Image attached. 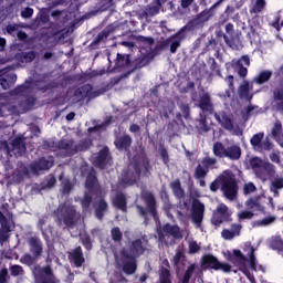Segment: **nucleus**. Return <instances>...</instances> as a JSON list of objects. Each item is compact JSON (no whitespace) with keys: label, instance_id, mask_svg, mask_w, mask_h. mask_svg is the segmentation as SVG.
<instances>
[{"label":"nucleus","instance_id":"680f3d73","mask_svg":"<svg viewBox=\"0 0 283 283\" xmlns=\"http://www.w3.org/2000/svg\"><path fill=\"white\" fill-rule=\"evenodd\" d=\"M21 107H23V112H28V109L34 107V98H28L25 102L21 103Z\"/></svg>","mask_w":283,"mask_h":283},{"label":"nucleus","instance_id":"c9c22d12","mask_svg":"<svg viewBox=\"0 0 283 283\" xmlns=\"http://www.w3.org/2000/svg\"><path fill=\"white\" fill-rule=\"evenodd\" d=\"M18 61H21V63H32L34 59H36V52L29 51V52H22L17 55Z\"/></svg>","mask_w":283,"mask_h":283},{"label":"nucleus","instance_id":"e433bc0d","mask_svg":"<svg viewBox=\"0 0 283 283\" xmlns=\"http://www.w3.org/2000/svg\"><path fill=\"white\" fill-rule=\"evenodd\" d=\"M212 151H213V155L217 156V158H226L227 148L222 143L220 142L214 143L212 147Z\"/></svg>","mask_w":283,"mask_h":283},{"label":"nucleus","instance_id":"aec40b11","mask_svg":"<svg viewBox=\"0 0 283 283\" xmlns=\"http://www.w3.org/2000/svg\"><path fill=\"white\" fill-rule=\"evenodd\" d=\"M112 189L115 192V197L113 198L114 207L120 209V211H127V200L125 199V195L119 192L116 186H113Z\"/></svg>","mask_w":283,"mask_h":283},{"label":"nucleus","instance_id":"0e129e2a","mask_svg":"<svg viewBox=\"0 0 283 283\" xmlns=\"http://www.w3.org/2000/svg\"><path fill=\"white\" fill-rule=\"evenodd\" d=\"M70 191H72V182L65 179L62 181V193H70Z\"/></svg>","mask_w":283,"mask_h":283},{"label":"nucleus","instance_id":"f3484780","mask_svg":"<svg viewBox=\"0 0 283 283\" xmlns=\"http://www.w3.org/2000/svg\"><path fill=\"white\" fill-rule=\"evenodd\" d=\"M13 226L14 221L12 220V212H10V205H0V227H3V229H9V227Z\"/></svg>","mask_w":283,"mask_h":283},{"label":"nucleus","instance_id":"bb28decb","mask_svg":"<svg viewBox=\"0 0 283 283\" xmlns=\"http://www.w3.org/2000/svg\"><path fill=\"white\" fill-rule=\"evenodd\" d=\"M213 10L216 9H208V10H205L202 11L201 13H199L193 20H192V23L193 25L196 27H200L202 25L203 23H207V21H209V19H211L213 17Z\"/></svg>","mask_w":283,"mask_h":283},{"label":"nucleus","instance_id":"a19ab883","mask_svg":"<svg viewBox=\"0 0 283 283\" xmlns=\"http://www.w3.org/2000/svg\"><path fill=\"white\" fill-rule=\"evenodd\" d=\"M223 40L232 50H240L242 48L240 40L237 38L229 39V35H223Z\"/></svg>","mask_w":283,"mask_h":283},{"label":"nucleus","instance_id":"412c9836","mask_svg":"<svg viewBox=\"0 0 283 283\" xmlns=\"http://www.w3.org/2000/svg\"><path fill=\"white\" fill-rule=\"evenodd\" d=\"M69 260L71 264H74L76 269H81L85 264V258L83 256V250L75 249L72 252H69Z\"/></svg>","mask_w":283,"mask_h":283},{"label":"nucleus","instance_id":"6ab92c4d","mask_svg":"<svg viewBox=\"0 0 283 283\" xmlns=\"http://www.w3.org/2000/svg\"><path fill=\"white\" fill-rule=\"evenodd\" d=\"M75 96H80V101H83V98H88V101H92V98H96V96H101V92L94 91L92 88V85L86 84L80 87L75 92Z\"/></svg>","mask_w":283,"mask_h":283},{"label":"nucleus","instance_id":"393cba45","mask_svg":"<svg viewBox=\"0 0 283 283\" xmlns=\"http://www.w3.org/2000/svg\"><path fill=\"white\" fill-rule=\"evenodd\" d=\"M142 198H144L149 213L156 220L158 217L156 214V199L154 198V195H151V192H143Z\"/></svg>","mask_w":283,"mask_h":283},{"label":"nucleus","instance_id":"c756f323","mask_svg":"<svg viewBox=\"0 0 283 283\" xmlns=\"http://www.w3.org/2000/svg\"><path fill=\"white\" fill-rule=\"evenodd\" d=\"M163 231L166 233V235H172V238H176L177 240L182 238V232L178 226H171L167 223L164 226Z\"/></svg>","mask_w":283,"mask_h":283},{"label":"nucleus","instance_id":"338daca9","mask_svg":"<svg viewBox=\"0 0 283 283\" xmlns=\"http://www.w3.org/2000/svg\"><path fill=\"white\" fill-rule=\"evenodd\" d=\"M255 185L253 182H248L244 185L243 191L245 195L253 193L255 191Z\"/></svg>","mask_w":283,"mask_h":283},{"label":"nucleus","instance_id":"423d86ee","mask_svg":"<svg viewBox=\"0 0 283 283\" xmlns=\"http://www.w3.org/2000/svg\"><path fill=\"white\" fill-rule=\"evenodd\" d=\"M57 220L60 223L63 222L66 227L72 228L81 220V214L76 212L73 206L64 203L57 209Z\"/></svg>","mask_w":283,"mask_h":283},{"label":"nucleus","instance_id":"7c9ffc66","mask_svg":"<svg viewBox=\"0 0 283 283\" xmlns=\"http://www.w3.org/2000/svg\"><path fill=\"white\" fill-rule=\"evenodd\" d=\"M266 8V0H254L250 7V14H260Z\"/></svg>","mask_w":283,"mask_h":283},{"label":"nucleus","instance_id":"6e6552de","mask_svg":"<svg viewBox=\"0 0 283 283\" xmlns=\"http://www.w3.org/2000/svg\"><path fill=\"white\" fill-rule=\"evenodd\" d=\"M214 118L223 129L230 132L232 136H242V128L233 120L231 115H227L224 112L214 113Z\"/></svg>","mask_w":283,"mask_h":283},{"label":"nucleus","instance_id":"a18cd8bd","mask_svg":"<svg viewBox=\"0 0 283 283\" xmlns=\"http://www.w3.org/2000/svg\"><path fill=\"white\" fill-rule=\"evenodd\" d=\"M271 134L274 139L280 138L283 136V129H282V122L276 120L272 127Z\"/></svg>","mask_w":283,"mask_h":283},{"label":"nucleus","instance_id":"c85d7f7f","mask_svg":"<svg viewBox=\"0 0 283 283\" xmlns=\"http://www.w3.org/2000/svg\"><path fill=\"white\" fill-rule=\"evenodd\" d=\"M240 156H242V149L238 145H232L226 148V158L230 160H240Z\"/></svg>","mask_w":283,"mask_h":283},{"label":"nucleus","instance_id":"8fccbe9b","mask_svg":"<svg viewBox=\"0 0 283 283\" xmlns=\"http://www.w3.org/2000/svg\"><path fill=\"white\" fill-rule=\"evenodd\" d=\"M253 216H255V213L253 211L243 210V211H241L237 214V218L240 221H242V220H252Z\"/></svg>","mask_w":283,"mask_h":283},{"label":"nucleus","instance_id":"a211bd4d","mask_svg":"<svg viewBox=\"0 0 283 283\" xmlns=\"http://www.w3.org/2000/svg\"><path fill=\"white\" fill-rule=\"evenodd\" d=\"M109 158V149L104 147L99 153L96 155L94 154L91 157L92 163L95 164V167H99V169H105V165H107V159Z\"/></svg>","mask_w":283,"mask_h":283},{"label":"nucleus","instance_id":"b1692460","mask_svg":"<svg viewBox=\"0 0 283 283\" xmlns=\"http://www.w3.org/2000/svg\"><path fill=\"white\" fill-rule=\"evenodd\" d=\"M11 151L14 156H23L25 154V139L23 137H17L11 143Z\"/></svg>","mask_w":283,"mask_h":283},{"label":"nucleus","instance_id":"6e6d98bb","mask_svg":"<svg viewBox=\"0 0 283 283\" xmlns=\"http://www.w3.org/2000/svg\"><path fill=\"white\" fill-rule=\"evenodd\" d=\"M111 233L114 242H120L123 240V232H120L119 228H113Z\"/></svg>","mask_w":283,"mask_h":283},{"label":"nucleus","instance_id":"ddd939ff","mask_svg":"<svg viewBox=\"0 0 283 283\" xmlns=\"http://www.w3.org/2000/svg\"><path fill=\"white\" fill-rule=\"evenodd\" d=\"M229 216H231L229 207H227L224 203H220L217 207V210L213 212L211 222L214 224V227H220L224 220L229 219Z\"/></svg>","mask_w":283,"mask_h":283},{"label":"nucleus","instance_id":"1a4fd4ad","mask_svg":"<svg viewBox=\"0 0 283 283\" xmlns=\"http://www.w3.org/2000/svg\"><path fill=\"white\" fill-rule=\"evenodd\" d=\"M202 269L212 271H223V273L231 272V265L229 263H222L213 254H206L201 258Z\"/></svg>","mask_w":283,"mask_h":283},{"label":"nucleus","instance_id":"4be33fe9","mask_svg":"<svg viewBox=\"0 0 283 283\" xmlns=\"http://www.w3.org/2000/svg\"><path fill=\"white\" fill-rule=\"evenodd\" d=\"M242 231V224L240 223H233L230 229H224L221 232V235L223 240H233V238H238L240 235V232Z\"/></svg>","mask_w":283,"mask_h":283},{"label":"nucleus","instance_id":"a878e982","mask_svg":"<svg viewBox=\"0 0 283 283\" xmlns=\"http://www.w3.org/2000/svg\"><path fill=\"white\" fill-rule=\"evenodd\" d=\"M245 207L249 209V211H252V213H255L258 211L264 213V206H262L259 197L249 198L245 201Z\"/></svg>","mask_w":283,"mask_h":283},{"label":"nucleus","instance_id":"052dcab7","mask_svg":"<svg viewBox=\"0 0 283 283\" xmlns=\"http://www.w3.org/2000/svg\"><path fill=\"white\" fill-rule=\"evenodd\" d=\"M174 109H176V105L172 102H168L166 108H164V116L169 118V114H172Z\"/></svg>","mask_w":283,"mask_h":283},{"label":"nucleus","instance_id":"3c124183","mask_svg":"<svg viewBox=\"0 0 283 283\" xmlns=\"http://www.w3.org/2000/svg\"><path fill=\"white\" fill-rule=\"evenodd\" d=\"M56 185V178L54 176L50 175L46 177L44 182L42 184V189H52Z\"/></svg>","mask_w":283,"mask_h":283},{"label":"nucleus","instance_id":"c03bdc74","mask_svg":"<svg viewBox=\"0 0 283 283\" xmlns=\"http://www.w3.org/2000/svg\"><path fill=\"white\" fill-rule=\"evenodd\" d=\"M159 283H171V272L167 268H161Z\"/></svg>","mask_w":283,"mask_h":283},{"label":"nucleus","instance_id":"69168bd1","mask_svg":"<svg viewBox=\"0 0 283 283\" xmlns=\"http://www.w3.org/2000/svg\"><path fill=\"white\" fill-rule=\"evenodd\" d=\"M273 222H275V217L270 216L259 221V224L260 227H269V224H273Z\"/></svg>","mask_w":283,"mask_h":283},{"label":"nucleus","instance_id":"4468645a","mask_svg":"<svg viewBox=\"0 0 283 283\" xmlns=\"http://www.w3.org/2000/svg\"><path fill=\"white\" fill-rule=\"evenodd\" d=\"M231 65L234 70H238L239 76L244 78L249 74L248 67L251 65V57L249 55H242L239 60H232Z\"/></svg>","mask_w":283,"mask_h":283},{"label":"nucleus","instance_id":"e2e57ef3","mask_svg":"<svg viewBox=\"0 0 283 283\" xmlns=\"http://www.w3.org/2000/svg\"><path fill=\"white\" fill-rule=\"evenodd\" d=\"M29 88H30V85H28V82H25V84L18 86L14 93L20 96H23V94H25V92H28Z\"/></svg>","mask_w":283,"mask_h":283},{"label":"nucleus","instance_id":"774afa93","mask_svg":"<svg viewBox=\"0 0 283 283\" xmlns=\"http://www.w3.org/2000/svg\"><path fill=\"white\" fill-rule=\"evenodd\" d=\"M8 282V269L3 268L0 271V283H7Z\"/></svg>","mask_w":283,"mask_h":283},{"label":"nucleus","instance_id":"5fc2aeb1","mask_svg":"<svg viewBox=\"0 0 283 283\" xmlns=\"http://www.w3.org/2000/svg\"><path fill=\"white\" fill-rule=\"evenodd\" d=\"M270 248L271 249H283V241L280 237H274L272 238L270 242Z\"/></svg>","mask_w":283,"mask_h":283},{"label":"nucleus","instance_id":"f03ea898","mask_svg":"<svg viewBox=\"0 0 283 283\" xmlns=\"http://www.w3.org/2000/svg\"><path fill=\"white\" fill-rule=\"evenodd\" d=\"M220 185L223 196H226L228 200H235V196H238V184L235 182V176H233L232 171L226 170L210 185V190L217 191L220 189Z\"/></svg>","mask_w":283,"mask_h":283},{"label":"nucleus","instance_id":"4c0bfd02","mask_svg":"<svg viewBox=\"0 0 283 283\" xmlns=\"http://www.w3.org/2000/svg\"><path fill=\"white\" fill-rule=\"evenodd\" d=\"M262 140H264V133H258L252 136L250 143L253 149L261 150L262 149Z\"/></svg>","mask_w":283,"mask_h":283},{"label":"nucleus","instance_id":"ea45409f","mask_svg":"<svg viewBox=\"0 0 283 283\" xmlns=\"http://www.w3.org/2000/svg\"><path fill=\"white\" fill-rule=\"evenodd\" d=\"M115 65V70H118L120 67H127V65H129V57L127 55H122L120 53H117Z\"/></svg>","mask_w":283,"mask_h":283},{"label":"nucleus","instance_id":"39448f33","mask_svg":"<svg viewBox=\"0 0 283 283\" xmlns=\"http://www.w3.org/2000/svg\"><path fill=\"white\" fill-rule=\"evenodd\" d=\"M149 164L147 160H143V166L140 164H130L128 166V171L122 174V179L119 181V187H129L140 178V170L145 169L147 171Z\"/></svg>","mask_w":283,"mask_h":283},{"label":"nucleus","instance_id":"603ef678","mask_svg":"<svg viewBox=\"0 0 283 283\" xmlns=\"http://www.w3.org/2000/svg\"><path fill=\"white\" fill-rule=\"evenodd\" d=\"M217 163L218 160L216 158L206 157L202 159L201 165L209 171V169H211V167H213V165H216Z\"/></svg>","mask_w":283,"mask_h":283},{"label":"nucleus","instance_id":"09e8293b","mask_svg":"<svg viewBox=\"0 0 283 283\" xmlns=\"http://www.w3.org/2000/svg\"><path fill=\"white\" fill-rule=\"evenodd\" d=\"M207 174H209V169H207L202 165H199L195 170V178L197 179L206 178Z\"/></svg>","mask_w":283,"mask_h":283},{"label":"nucleus","instance_id":"473e14b6","mask_svg":"<svg viewBox=\"0 0 283 283\" xmlns=\"http://www.w3.org/2000/svg\"><path fill=\"white\" fill-rule=\"evenodd\" d=\"M271 76H273V72L271 71H262L253 78V83H256V85H262L264 83H268L270 81Z\"/></svg>","mask_w":283,"mask_h":283},{"label":"nucleus","instance_id":"4d7b16f0","mask_svg":"<svg viewBox=\"0 0 283 283\" xmlns=\"http://www.w3.org/2000/svg\"><path fill=\"white\" fill-rule=\"evenodd\" d=\"M158 12H160V7H158V4L148 7L146 9L147 17H156V14H158Z\"/></svg>","mask_w":283,"mask_h":283},{"label":"nucleus","instance_id":"f704fd0d","mask_svg":"<svg viewBox=\"0 0 283 283\" xmlns=\"http://www.w3.org/2000/svg\"><path fill=\"white\" fill-rule=\"evenodd\" d=\"M280 189H283V178H274L271 182L270 191L277 198Z\"/></svg>","mask_w":283,"mask_h":283},{"label":"nucleus","instance_id":"7ed1b4c3","mask_svg":"<svg viewBox=\"0 0 283 283\" xmlns=\"http://www.w3.org/2000/svg\"><path fill=\"white\" fill-rule=\"evenodd\" d=\"M145 250L140 249H123L120 251L119 262L122 264V271L126 275H134L138 270V258Z\"/></svg>","mask_w":283,"mask_h":283},{"label":"nucleus","instance_id":"cd10ccee","mask_svg":"<svg viewBox=\"0 0 283 283\" xmlns=\"http://www.w3.org/2000/svg\"><path fill=\"white\" fill-rule=\"evenodd\" d=\"M202 112H213V104L211 103V95L203 93L200 95L199 105Z\"/></svg>","mask_w":283,"mask_h":283},{"label":"nucleus","instance_id":"79ce46f5","mask_svg":"<svg viewBox=\"0 0 283 283\" xmlns=\"http://www.w3.org/2000/svg\"><path fill=\"white\" fill-rule=\"evenodd\" d=\"M14 229V223L13 226H10L9 228H3V226H0V244L3 247V242H8V233Z\"/></svg>","mask_w":283,"mask_h":283},{"label":"nucleus","instance_id":"de8ad7c7","mask_svg":"<svg viewBox=\"0 0 283 283\" xmlns=\"http://www.w3.org/2000/svg\"><path fill=\"white\" fill-rule=\"evenodd\" d=\"M274 101H281L277 104V109L283 112V87L277 88V90L274 91Z\"/></svg>","mask_w":283,"mask_h":283},{"label":"nucleus","instance_id":"5701e85b","mask_svg":"<svg viewBox=\"0 0 283 283\" xmlns=\"http://www.w3.org/2000/svg\"><path fill=\"white\" fill-rule=\"evenodd\" d=\"M17 83V74L14 73H2L0 75V86L2 90H10L12 85Z\"/></svg>","mask_w":283,"mask_h":283},{"label":"nucleus","instance_id":"37998d69","mask_svg":"<svg viewBox=\"0 0 283 283\" xmlns=\"http://www.w3.org/2000/svg\"><path fill=\"white\" fill-rule=\"evenodd\" d=\"M247 262L251 271H255L258 269V260L255 259V249H251L249 252V258H247Z\"/></svg>","mask_w":283,"mask_h":283},{"label":"nucleus","instance_id":"9d476101","mask_svg":"<svg viewBox=\"0 0 283 283\" xmlns=\"http://www.w3.org/2000/svg\"><path fill=\"white\" fill-rule=\"evenodd\" d=\"M33 275L38 283H56V276H54V271H52V266L50 265L43 268H41V265H35Z\"/></svg>","mask_w":283,"mask_h":283},{"label":"nucleus","instance_id":"49530a36","mask_svg":"<svg viewBox=\"0 0 283 283\" xmlns=\"http://www.w3.org/2000/svg\"><path fill=\"white\" fill-rule=\"evenodd\" d=\"M195 271H196V263H192L187 268V270L182 276L181 283H189Z\"/></svg>","mask_w":283,"mask_h":283},{"label":"nucleus","instance_id":"2eb2a0df","mask_svg":"<svg viewBox=\"0 0 283 283\" xmlns=\"http://www.w3.org/2000/svg\"><path fill=\"white\" fill-rule=\"evenodd\" d=\"M54 166V157L41 158L38 161L32 163L29 166V171L32 174H39V171H48Z\"/></svg>","mask_w":283,"mask_h":283},{"label":"nucleus","instance_id":"f8f14e48","mask_svg":"<svg viewBox=\"0 0 283 283\" xmlns=\"http://www.w3.org/2000/svg\"><path fill=\"white\" fill-rule=\"evenodd\" d=\"M184 39H187V27H182L177 33L166 39V45H169L171 54H176Z\"/></svg>","mask_w":283,"mask_h":283},{"label":"nucleus","instance_id":"58836bf2","mask_svg":"<svg viewBox=\"0 0 283 283\" xmlns=\"http://www.w3.org/2000/svg\"><path fill=\"white\" fill-rule=\"evenodd\" d=\"M170 187H171L172 192L176 196V198H178L179 200L181 198H185V190H182V187L180 186V180L172 181L170 184Z\"/></svg>","mask_w":283,"mask_h":283},{"label":"nucleus","instance_id":"f257e3e1","mask_svg":"<svg viewBox=\"0 0 283 283\" xmlns=\"http://www.w3.org/2000/svg\"><path fill=\"white\" fill-rule=\"evenodd\" d=\"M85 186L87 192L81 199L83 211H88L92 199L95 197V216L97 220H103V216L107 211V202H105L103 197L98 196L101 193V187L96 184V176L94 174L87 176Z\"/></svg>","mask_w":283,"mask_h":283},{"label":"nucleus","instance_id":"20e7f679","mask_svg":"<svg viewBox=\"0 0 283 283\" xmlns=\"http://www.w3.org/2000/svg\"><path fill=\"white\" fill-rule=\"evenodd\" d=\"M250 167L254 171L256 178L266 182L269 178L275 176V166L262 158L254 157L250 160Z\"/></svg>","mask_w":283,"mask_h":283},{"label":"nucleus","instance_id":"dca6fc26","mask_svg":"<svg viewBox=\"0 0 283 283\" xmlns=\"http://www.w3.org/2000/svg\"><path fill=\"white\" fill-rule=\"evenodd\" d=\"M190 218L193 224H196L197 229L200 228V224H202V220L205 218V203L195 201L192 203Z\"/></svg>","mask_w":283,"mask_h":283},{"label":"nucleus","instance_id":"2f4dec72","mask_svg":"<svg viewBox=\"0 0 283 283\" xmlns=\"http://www.w3.org/2000/svg\"><path fill=\"white\" fill-rule=\"evenodd\" d=\"M115 147H117L119 150L129 149V147H132V137H129V135H126L117 138L115 140Z\"/></svg>","mask_w":283,"mask_h":283},{"label":"nucleus","instance_id":"864d4df0","mask_svg":"<svg viewBox=\"0 0 283 283\" xmlns=\"http://www.w3.org/2000/svg\"><path fill=\"white\" fill-rule=\"evenodd\" d=\"M20 262L22 264H27V266H32V264H34V262H36V258H34V256H32L30 254H24L21 258Z\"/></svg>","mask_w":283,"mask_h":283},{"label":"nucleus","instance_id":"13d9d810","mask_svg":"<svg viewBox=\"0 0 283 283\" xmlns=\"http://www.w3.org/2000/svg\"><path fill=\"white\" fill-rule=\"evenodd\" d=\"M29 244L31 247V249H42V244H41V240L36 237H32L30 240H29Z\"/></svg>","mask_w":283,"mask_h":283},{"label":"nucleus","instance_id":"72a5a7b5","mask_svg":"<svg viewBox=\"0 0 283 283\" xmlns=\"http://www.w3.org/2000/svg\"><path fill=\"white\" fill-rule=\"evenodd\" d=\"M249 92H251V83H249V81H243V83L239 87L240 98H247V101H251Z\"/></svg>","mask_w":283,"mask_h":283},{"label":"nucleus","instance_id":"9b49d317","mask_svg":"<svg viewBox=\"0 0 283 283\" xmlns=\"http://www.w3.org/2000/svg\"><path fill=\"white\" fill-rule=\"evenodd\" d=\"M226 260L233 264V266H238L239 269H247V255L242 253L240 250H227L223 252Z\"/></svg>","mask_w":283,"mask_h":283},{"label":"nucleus","instance_id":"bf43d9fd","mask_svg":"<svg viewBox=\"0 0 283 283\" xmlns=\"http://www.w3.org/2000/svg\"><path fill=\"white\" fill-rule=\"evenodd\" d=\"M10 272H11V275L13 277H17V276L21 275V273H23V266H21V265H11L10 266Z\"/></svg>","mask_w":283,"mask_h":283},{"label":"nucleus","instance_id":"0eeeda50","mask_svg":"<svg viewBox=\"0 0 283 283\" xmlns=\"http://www.w3.org/2000/svg\"><path fill=\"white\" fill-rule=\"evenodd\" d=\"M90 145H92L90 139H85L78 145L74 144V140L72 139H62L59 142L57 147L63 156H74L77 151H85V149H88Z\"/></svg>","mask_w":283,"mask_h":283}]
</instances>
